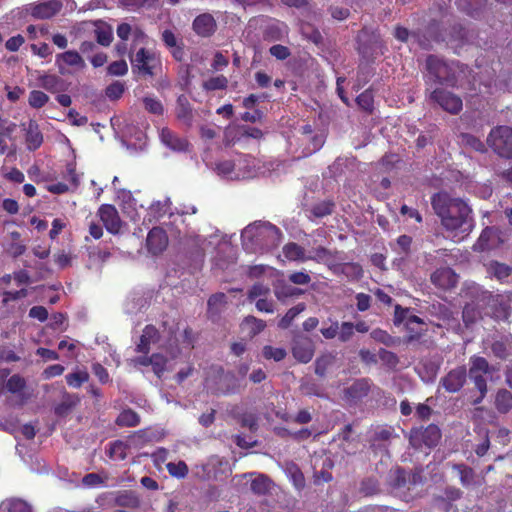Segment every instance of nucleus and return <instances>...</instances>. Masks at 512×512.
<instances>
[{
    "label": "nucleus",
    "instance_id": "1",
    "mask_svg": "<svg viewBox=\"0 0 512 512\" xmlns=\"http://www.w3.org/2000/svg\"><path fill=\"white\" fill-rule=\"evenodd\" d=\"M431 206L445 231L455 241L463 240L474 229L473 210L464 199L438 192L431 197Z\"/></svg>",
    "mask_w": 512,
    "mask_h": 512
},
{
    "label": "nucleus",
    "instance_id": "2",
    "mask_svg": "<svg viewBox=\"0 0 512 512\" xmlns=\"http://www.w3.org/2000/svg\"><path fill=\"white\" fill-rule=\"evenodd\" d=\"M241 239L245 250L256 253L277 247L281 243L282 233L271 223L255 222L244 228Z\"/></svg>",
    "mask_w": 512,
    "mask_h": 512
},
{
    "label": "nucleus",
    "instance_id": "3",
    "mask_svg": "<svg viewBox=\"0 0 512 512\" xmlns=\"http://www.w3.org/2000/svg\"><path fill=\"white\" fill-rule=\"evenodd\" d=\"M28 295V289L11 287L10 274L0 278V312L4 317L21 318L26 310L24 299Z\"/></svg>",
    "mask_w": 512,
    "mask_h": 512
},
{
    "label": "nucleus",
    "instance_id": "4",
    "mask_svg": "<svg viewBox=\"0 0 512 512\" xmlns=\"http://www.w3.org/2000/svg\"><path fill=\"white\" fill-rule=\"evenodd\" d=\"M490 372V365L484 357L473 356L470 358L469 376L480 393L479 397L473 400V405L480 404L485 398L488 388L484 376Z\"/></svg>",
    "mask_w": 512,
    "mask_h": 512
},
{
    "label": "nucleus",
    "instance_id": "5",
    "mask_svg": "<svg viewBox=\"0 0 512 512\" xmlns=\"http://www.w3.org/2000/svg\"><path fill=\"white\" fill-rule=\"evenodd\" d=\"M441 436V430L436 424H429L426 427H413L409 432V443L416 449L422 446L432 448L437 446Z\"/></svg>",
    "mask_w": 512,
    "mask_h": 512
},
{
    "label": "nucleus",
    "instance_id": "6",
    "mask_svg": "<svg viewBox=\"0 0 512 512\" xmlns=\"http://www.w3.org/2000/svg\"><path fill=\"white\" fill-rule=\"evenodd\" d=\"M487 143L499 156L512 158V128L498 126L491 130Z\"/></svg>",
    "mask_w": 512,
    "mask_h": 512
},
{
    "label": "nucleus",
    "instance_id": "7",
    "mask_svg": "<svg viewBox=\"0 0 512 512\" xmlns=\"http://www.w3.org/2000/svg\"><path fill=\"white\" fill-rule=\"evenodd\" d=\"M131 65L133 71L139 74L153 76L154 69L159 64V59L155 52L145 48L139 49L135 55L131 56Z\"/></svg>",
    "mask_w": 512,
    "mask_h": 512
},
{
    "label": "nucleus",
    "instance_id": "8",
    "mask_svg": "<svg viewBox=\"0 0 512 512\" xmlns=\"http://www.w3.org/2000/svg\"><path fill=\"white\" fill-rule=\"evenodd\" d=\"M422 477L420 473L409 474L405 469L398 467L390 472L389 485L398 492L409 491L420 484Z\"/></svg>",
    "mask_w": 512,
    "mask_h": 512
},
{
    "label": "nucleus",
    "instance_id": "9",
    "mask_svg": "<svg viewBox=\"0 0 512 512\" xmlns=\"http://www.w3.org/2000/svg\"><path fill=\"white\" fill-rule=\"evenodd\" d=\"M371 387L369 378L356 379L343 390V398L348 404L357 405L369 395Z\"/></svg>",
    "mask_w": 512,
    "mask_h": 512
},
{
    "label": "nucleus",
    "instance_id": "10",
    "mask_svg": "<svg viewBox=\"0 0 512 512\" xmlns=\"http://www.w3.org/2000/svg\"><path fill=\"white\" fill-rule=\"evenodd\" d=\"M430 97L443 110L451 114H458L462 110L463 103L461 98L452 92L437 88L431 92Z\"/></svg>",
    "mask_w": 512,
    "mask_h": 512
},
{
    "label": "nucleus",
    "instance_id": "11",
    "mask_svg": "<svg viewBox=\"0 0 512 512\" xmlns=\"http://www.w3.org/2000/svg\"><path fill=\"white\" fill-rule=\"evenodd\" d=\"M467 380V370L464 365L458 366L450 370L445 376L440 379V386H442L448 393H457L465 385Z\"/></svg>",
    "mask_w": 512,
    "mask_h": 512
},
{
    "label": "nucleus",
    "instance_id": "12",
    "mask_svg": "<svg viewBox=\"0 0 512 512\" xmlns=\"http://www.w3.org/2000/svg\"><path fill=\"white\" fill-rule=\"evenodd\" d=\"M358 42L359 53L367 62L371 61L381 53V43L379 39L375 35L369 38L367 30H362L360 32Z\"/></svg>",
    "mask_w": 512,
    "mask_h": 512
},
{
    "label": "nucleus",
    "instance_id": "13",
    "mask_svg": "<svg viewBox=\"0 0 512 512\" xmlns=\"http://www.w3.org/2000/svg\"><path fill=\"white\" fill-rule=\"evenodd\" d=\"M315 347L312 340L306 336H296L292 343L293 357L300 363H308L312 360Z\"/></svg>",
    "mask_w": 512,
    "mask_h": 512
},
{
    "label": "nucleus",
    "instance_id": "14",
    "mask_svg": "<svg viewBox=\"0 0 512 512\" xmlns=\"http://www.w3.org/2000/svg\"><path fill=\"white\" fill-rule=\"evenodd\" d=\"M98 215L108 232L118 234L121 231L122 221L117 209L113 205H101L98 210Z\"/></svg>",
    "mask_w": 512,
    "mask_h": 512
},
{
    "label": "nucleus",
    "instance_id": "15",
    "mask_svg": "<svg viewBox=\"0 0 512 512\" xmlns=\"http://www.w3.org/2000/svg\"><path fill=\"white\" fill-rule=\"evenodd\" d=\"M62 8L60 0H43L30 8V14L36 19H49Z\"/></svg>",
    "mask_w": 512,
    "mask_h": 512
},
{
    "label": "nucleus",
    "instance_id": "16",
    "mask_svg": "<svg viewBox=\"0 0 512 512\" xmlns=\"http://www.w3.org/2000/svg\"><path fill=\"white\" fill-rule=\"evenodd\" d=\"M426 66L429 74L439 83H449V68L446 63L435 56H429L426 60Z\"/></svg>",
    "mask_w": 512,
    "mask_h": 512
},
{
    "label": "nucleus",
    "instance_id": "17",
    "mask_svg": "<svg viewBox=\"0 0 512 512\" xmlns=\"http://www.w3.org/2000/svg\"><path fill=\"white\" fill-rule=\"evenodd\" d=\"M234 160L237 174H243V176H239L237 180L252 178L256 175L258 164L253 156L238 155Z\"/></svg>",
    "mask_w": 512,
    "mask_h": 512
},
{
    "label": "nucleus",
    "instance_id": "18",
    "mask_svg": "<svg viewBox=\"0 0 512 512\" xmlns=\"http://www.w3.org/2000/svg\"><path fill=\"white\" fill-rule=\"evenodd\" d=\"M146 243L149 252L157 255L166 249L168 237L163 229L154 227L148 233Z\"/></svg>",
    "mask_w": 512,
    "mask_h": 512
},
{
    "label": "nucleus",
    "instance_id": "19",
    "mask_svg": "<svg viewBox=\"0 0 512 512\" xmlns=\"http://www.w3.org/2000/svg\"><path fill=\"white\" fill-rule=\"evenodd\" d=\"M192 27L197 35L201 37H209L216 31L217 24L211 14L203 13L194 19Z\"/></svg>",
    "mask_w": 512,
    "mask_h": 512
},
{
    "label": "nucleus",
    "instance_id": "20",
    "mask_svg": "<svg viewBox=\"0 0 512 512\" xmlns=\"http://www.w3.org/2000/svg\"><path fill=\"white\" fill-rule=\"evenodd\" d=\"M25 131V142L29 150L38 149L43 143V135L39 129V125L34 120H29L22 124Z\"/></svg>",
    "mask_w": 512,
    "mask_h": 512
},
{
    "label": "nucleus",
    "instance_id": "21",
    "mask_svg": "<svg viewBox=\"0 0 512 512\" xmlns=\"http://www.w3.org/2000/svg\"><path fill=\"white\" fill-rule=\"evenodd\" d=\"M431 281L434 285L442 289H450L457 284V275L451 268L444 267L437 269L431 275Z\"/></svg>",
    "mask_w": 512,
    "mask_h": 512
},
{
    "label": "nucleus",
    "instance_id": "22",
    "mask_svg": "<svg viewBox=\"0 0 512 512\" xmlns=\"http://www.w3.org/2000/svg\"><path fill=\"white\" fill-rule=\"evenodd\" d=\"M219 177L228 180H237L239 176H243L236 172L235 160L233 159H221L216 161L210 167Z\"/></svg>",
    "mask_w": 512,
    "mask_h": 512
},
{
    "label": "nucleus",
    "instance_id": "23",
    "mask_svg": "<svg viewBox=\"0 0 512 512\" xmlns=\"http://www.w3.org/2000/svg\"><path fill=\"white\" fill-rule=\"evenodd\" d=\"M160 140L166 147L176 152L185 151L188 147L186 139L179 137L168 128L161 129Z\"/></svg>",
    "mask_w": 512,
    "mask_h": 512
},
{
    "label": "nucleus",
    "instance_id": "24",
    "mask_svg": "<svg viewBox=\"0 0 512 512\" xmlns=\"http://www.w3.org/2000/svg\"><path fill=\"white\" fill-rule=\"evenodd\" d=\"M56 63L59 65V70L62 74L64 73V70L61 66V63H64L68 66L74 67L79 70H82L86 67L84 59L80 56L78 52L73 50H69L64 53L58 54L56 56Z\"/></svg>",
    "mask_w": 512,
    "mask_h": 512
},
{
    "label": "nucleus",
    "instance_id": "25",
    "mask_svg": "<svg viewBox=\"0 0 512 512\" xmlns=\"http://www.w3.org/2000/svg\"><path fill=\"white\" fill-rule=\"evenodd\" d=\"M497 238V231L492 227H486L477 242L474 244L475 251H485L492 249L496 246L495 239Z\"/></svg>",
    "mask_w": 512,
    "mask_h": 512
},
{
    "label": "nucleus",
    "instance_id": "26",
    "mask_svg": "<svg viewBox=\"0 0 512 512\" xmlns=\"http://www.w3.org/2000/svg\"><path fill=\"white\" fill-rule=\"evenodd\" d=\"M486 271L490 277L500 282L505 281L512 274V267L498 261H491L486 265Z\"/></svg>",
    "mask_w": 512,
    "mask_h": 512
},
{
    "label": "nucleus",
    "instance_id": "27",
    "mask_svg": "<svg viewBox=\"0 0 512 512\" xmlns=\"http://www.w3.org/2000/svg\"><path fill=\"white\" fill-rule=\"evenodd\" d=\"M176 116L185 125L190 126L192 124V108L187 98L183 95L177 99Z\"/></svg>",
    "mask_w": 512,
    "mask_h": 512
},
{
    "label": "nucleus",
    "instance_id": "28",
    "mask_svg": "<svg viewBox=\"0 0 512 512\" xmlns=\"http://www.w3.org/2000/svg\"><path fill=\"white\" fill-rule=\"evenodd\" d=\"M273 482L272 480L265 474H257V476L251 481V491L258 496L267 495L271 488Z\"/></svg>",
    "mask_w": 512,
    "mask_h": 512
},
{
    "label": "nucleus",
    "instance_id": "29",
    "mask_svg": "<svg viewBox=\"0 0 512 512\" xmlns=\"http://www.w3.org/2000/svg\"><path fill=\"white\" fill-rule=\"evenodd\" d=\"M0 512H32V510L26 501L19 498H9L0 503Z\"/></svg>",
    "mask_w": 512,
    "mask_h": 512
},
{
    "label": "nucleus",
    "instance_id": "30",
    "mask_svg": "<svg viewBox=\"0 0 512 512\" xmlns=\"http://www.w3.org/2000/svg\"><path fill=\"white\" fill-rule=\"evenodd\" d=\"M115 504L124 508L136 509L140 506V499L134 491L124 490L115 498Z\"/></svg>",
    "mask_w": 512,
    "mask_h": 512
},
{
    "label": "nucleus",
    "instance_id": "31",
    "mask_svg": "<svg viewBox=\"0 0 512 512\" xmlns=\"http://www.w3.org/2000/svg\"><path fill=\"white\" fill-rule=\"evenodd\" d=\"M80 399L76 395L65 394L62 401L54 407V413L58 417L67 416L72 409L79 403Z\"/></svg>",
    "mask_w": 512,
    "mask_h": 512
},
{
    "label": "nucleus",
    "instance_id": "32",
    "mask_svg": "<svg viewBox=\"0 0 512 512\" xmlns=\"http://www.w3.org/2000/svg\"><path fill=\"white\" fill-rule=\"evenodd\" d=\"M394 428L388 425H378L373 430L370 442L372 446L388 442L394 436Z\"/></svg>",
    "mask_w": 512,
    "mask_h": 512
},
{
    "label": "nucleus",
    "instance_id": "33",
    "mask_svg": "<svg viewBox=\"0 0 512 512\" xmlns=\"http://www.w3.org/2000/svg\"><path fill=\"white\" fill-rule=\"evenodd\" d=\"M140 423V416L132 409H124L115 420L119 427H136Z\"/></svg>",
    "mask_w": 512,
    "mask_h": 512
},
{
    "label": "nucleus",
    "instance_id": "34",
    "mask_svg": "<svg viewBox=\"0 0 512 512\" xmlns=\"http://www.w3.org/2000/svg\"><path fill=\"white\" fill-rule=\"evenodd\" d=\"M39 83L42 88L52 93L64 90V81L56 75H43L39 78Z\"/></svg>",
    "mask_w": 512,
    "mask_h": 512
},
{
    "label": "nucleus",
    "instance_id": "35",
    "mask_svg": "<svg viewBox=\"0 0 512 512\" xmlns=\"http://www.w3.org/2000/svg\"><path fill=\"white\" fill-rule=\"evenodd\" d=\"M95 35L97 42L100 45L108 46L112 42L113 32L112 28L102 21H98L95 23Z\"/></svg>",
    "mask_w": 512,
    "mask_h": 512
},
{
    "label": "nucleus",
    "instance_id": "36",
    "mask_svg": "<svg viewBox=\"0 0 512 512\" xmlns=\"http://www.w3.org/2000/svg\"><path fill=\"white\" fill-rule=\"evenodd\" d=\"M495 407L500 413H507L512 409V393L506 389L498 390L495 397Z\"/></svg>",
    "mask_w": 512,
    "mask_h": 512
},
{
    "label": "nucleus",
    "instance_id": "37",
    "mask_svg": "<svg viewBox=\"0 0 512 512\" xmlns=\"http://www.w3.org/2000/svg\"><path fill=\"white\" fill-rule=\"evenodd\" d=\"M336 357L332 353H325L315 360V373L324 377L329 367L335 363Z\"/></svg>",
    "mask_w": 512,
    "mask_h": 512
},
{
    "label": "nucleus",
    "instance_id": "38",
    "mask_svg": "<svg viewBox=\"0 0 512 512\" xmlns=\"http://www.w3.org/2000/svg\"><path fill=\"white\" fill-rule=\"evenodd\" d=\"M285 257L293 261H307L304 249L296 243H288L283 247Z\"/></svg>",
    "mask_w": 512,
    "mask_h": 512
},
{
    "label": "nucleus",
    "instance_id": "39",
    "mask_svg": "<svg viewBox=\"0 0 512 512\" xmlns=\"http://www.w3.org/2000/svg\"><path fill=\"white\" fill-rule=\"evenodd\" d=\"M127 450L128 445L125 442L116 440L110 443L107 453L110 459L125 460L127 457Z\"/></svg>",
    "mask_w": 512,
    "mask_h": 512
},
{
    "label": "nucleus",
    "instance_id": "40",
    "mask_svg": "<svg viewBox=\"0 0 512 512\" xmlns=\"http://www.w3.org/2000/svg\"><path fill=\"white\" fill-rule=\"evenodd\" d=\"M226 304L227 301L225 294H214L208 300V311L211 316H216L225 308Z\"/></svg>",
    "mask_w": 512,
    "mask_h": 512
},
{
    "label": "nucleus",
    "instance_id": "41",
    "mask_svg": "<svg viewBox=\"0 0 512 512\" xmlns=\"http://www.w3.org/2000/svg\"><path fill=\"white\" fill-rule=\"evenodd\" d=\"M453 469L457 472L462 485L469 486L474 482V470L465 464H453Z\"/></svg>",
    "mask_w": 512,
    "mask_h": 512
},
{
    "label": "nucleus",
    "instance_id": "42",
    "mask_svg": "<svg viewBox=\"0 0 512 512\" xmlns=\"http://www.w3.org/2000/svg\"><path fill=\"white\" fill-rule=\"evenodd\" d=\"M307 260H314L319 263L329 264L333 260V254L331 251L324 247H317L306 255Z\"/></svg>",
    "mask_w": 512,
    "mask_h": 512
},
{
    "label": "nucleus",
    "instance_id": "43",
    "mask_svg": "<svg viewBox=\"0 0 512 512\" xmlns=\"http://www.w3.org/2000/svg\"><path fill=\"white\" fill-rule=\"evenodd\" d=\"M266 327L265 322H241L240 331L246 334L247 339H252Z\"/></svg>",
    "mask_w": 512,
    "mask_h": 512
},
{
    "label": "nucleus",
    "instance_id": "44",
    "mask_svg": "<svg viewBox=\"0 0 512 512\" xmlns=\"http://www.w3.org/2000/svg\"><path fill=\"white\" fill-rule=\"evenodd\" d=\"M262 355L266 360L280 362L287 356V351L284 348L265 345L262 349Z\"/></svg>",
    "mask_w": 512,
    "mask_h": 512
},
{
    "label": "nucleus",
    "instance_id": "45",
    "mask_svg": "<svg viewBox=\"0 0 512 512\" xmlns=\"http://www.w3.org/2000/svg\"><path fill=\"white\" fill-rule=\"evenodd\" d=\"M26 387V380L19 374L12 375L6 382V389L12 394H20Z\"/></svg>",
    "mask_w": 512,
    "mask_h": 512
},
{
    "label": "nucleus",
    "instance_id": "46",
    "mask_svg": "<svg viewBox=\"0 0 512 512\" xmlns=\"http://www.w3.org/2000/svg\"><path fill=\"white\" fill-rule=\"evenodd\" d=\"M275 295L278 299L290 297L299 294V290L294 288L284 280H279L274 286Z\"/></svg>",
    "mask_w": 512,
    "mask_h": 512
},
{
    "label": "nucleus",
    "instance_id": "47",
    "mask_svg": "<svg viewBox=\"0 0 512 512\" xmlns=\"http://www.w3.org/2000/svg\"><path fill=\"white\" fill-rule=\"evenodd\" d=\"M66 382L70 387L79 388L83 383L89 380V374L87 371H76L69 373L65 376Z\"/></svg>",
    "mask_w": 512,
    "mask_h": 512
},
{
    "label": "nucleus",
    "instance_id": "48",
    "mask_svg": "<svg viewBox=\"0 0 512 512\" xmlns=\"http://www.w3.org/2000/svg\"><path fill=\"white\" fill-rule=\"evenodd\" d=\"M166 468L171 476L178 479L185 478L189 472L187 464L182 460L178 461L177 463L169 462L166 465Z\"/></svg>",
    "mask_w": 512,
    "mask_h": 512
},
{
    "label": "nucleus",
    "instance_id": "49",
    "mask_svg": "<svg viewBox=\"0 0 512 512\" xmlns=\"http://www.w3.org/2000/svg\"><path fill=\"white\" fill-rule=\"evenodd\" d=\"M150 362L155 375L161 378L166 369L167 359L159 353H154L150 356Z\"/></svg>",
    "mask_w": 512,
    "mask_h": 512
},
{
    "label": "nucleus",
    "instance_id": "50",
    "mask_svg": "<svg viewBox=\"0 0 512 512\" xmlns=\"http://www.w3.org/2000/svg\"><path fill=\"white\" fill-rule=\"evenodd\" d=\"M371 337L380 343L385 344L386 346H394L395 344L400 342L399 338L393 337L388 334L386 331L381 329H375L371 332Z\"/></svg>",
    "mask_w": 512,
    "mask_h": 512
},
{
    "label": "nucleus",
    "instance_id": "51",
    "mask_svg": "<svg viewBox=\"0 0 512 512\" xmlns=\"http://www.w3.org/2000/svg\"><path fill=\"white\" fill-rule=\"evenodd\" d=\"M48 101L49 96L40 90H32L29 94L28 103L33 108H42Z\"/></svg>",
    "mask_w": 512,
    "mask_h": 512
},
{
    "label": "nucleus",
    "instance_id": "52",
    "mask_svg": "<svg viewBox=\"0 0 512 512\" xmlns=\"http://www.w3.org/2000/svg\"><path fill=\"white\" fill-rule=\"evenodd\" d=\"M11 276V287L14 289H18L20 287H25L30 283V276L27 271L20 270L18 272H14Z\"/></svg>",
    "mask_w": 512,
    "mask_h": 512
},
{
    "label": "nucleus",
    "instance_id": "53",
    "mask_svg": "<svg viewBox=\"0 0 512 512\" xmlns=\"http://www.w3.org/2000/svg\"><path fill=\"white\" fill-rule=\"evenodd\" d=\"M146 304V301L141 296L129 297L125 303V310L129 315L136 313L141 310Z\"/></svg>",
    "mask_w": 512,
    "mask_h": 512
},
{
    "label": "nucleus",
    "instance_id": "54",
    "mask_svg": "<svg viewBox=\"0 0 512 512\" xmlns=\"http://www.w3.org/2000/svg\"><path fill=\"white\" fill-rule=\"evenodd\" d=\"M143 104L145 109L155 115H161L163 113V105L155 97L152 96H146L143 98Z\"/></svg>",
    "mask_w": 512,
    "mask_h": 512
},
{
    "label": "nucleus",
    "instance_id": "55",
    "mask_svg": "<svg viewBox=\"0 0 512 512\" xmlns=\"http://www.w3.org/2000/svg\"><path fill=\"white\" fill-rule=\"evenodd\" d=\"M342 273L347 277L357 280L363 276V269L357 263H346L342 266Z\"/></svg>",
    "mask_w": 512,
    "mask_h": 512
},
{
    "label": "nucleus",
    "instance_id": "56",
    "mask_svg": "<svg viewBox=\"0 0 512 512\" xmlns=\"http://www.w3.org/2000/svg\"><path fill=\"white\" fill-rule=\"evenodd\" d=\"M228 80L225 76L220 75L212 77L203 83V87L206 90H218L225 89L227 87Z\"/></svg>",
    "mask_w": 512,
    "mask_h": 512
},
{
    "label": "nucleus",
    "instance_id": "57",
    "mask_svg": "<svg viewBox=\"0 0 512 512\" xmlns=\"http://www.w3.org/2000/svg\"><path fill=\"white\" fill-rule=\"evenodd\" d=\"M171 201L169 198H166L163 201H157L151 204L150 210L151 212L158 217L163 216L168 213L170 210Z\"/></svg>",
    "mask_w": 512,
    "mask_h": 512
},
{
    "label": "nucleus",
    "instance_id": "58",
    "mask_svg": "<svg viewBox=\"0 0 512 512\" xmlns=\"http://www.w3.org/2000/svg\"><path fill=\"white\" fill-rule=\"evenodd\" d=\"M108 73L113 76H123L128 72V65L125 60L112 62L108 68Z\"/></svg>",
    "mask_w": 512,
    "mask_h": 512
},
{
    "label": "nucleus",
    "instance_id": "59",
    "mask_svg": "<svg viewBox=\"0 0 512 512\" xmlns=\"http://www.w3.org/2000/svg\"><path fill=\"white\" fill-rule=\"evenodd\" d=\"M124 92V85L116 81L109 85L106 89V95L109 99L116 100L121 97Z\"/></svg>",
    "mask_w": 512,
    "mask_h": 512
},
{
    "label": "nucleus",
    "instance_id": "60",
    "mask_svg": "<svg viewBox=\"0 0 512 512\" xmlns=\"http://www.w3.org/2000/svg\"><path fill=\"white\" fill-rule=\"evenodd\" d=\"M92 372L98 378L101 384H106L109 382L110 377L107 369L100 363H94L92 365Z\"/></svg>",
    "mask_w": 512,
    "mask_h": 512
},
{
    "label": "nucleus",
    "instance_id": "61",
    "mask_svg": "<svg viewBox=\"0 0 512 512\" xmlns=\"http://www.w3.org/2000/svg\"><path fill=\"white\" fill-rule=\"evenodd\" d=\"M357 104L365 111H371L373 107V97L369 91L361 93L357 99Z\"/></svg>",
    "mask_w": 512,
    "mask_h": 512
},
{
    "label": "nucleus",
    "instance_id": "62",
    "mask_svg": "<svg viewBox=\"0 0 512 512\" xmlns=\"http://www.w3.org/2000/svg\"><path fill=\"white\" fill-rule=\"evenodd\" d=\"M290 477H291L293 485L298 490L304 488V486H305V478H304V475H303L302 471L297 466H294L290 470Z\"/></svg>",
    "mask_w": 512,
    "mask_h": 512
},
{
    "label": "nucleus",
    "instance_id": "63",
    "mask_svg": "<svg viewBox=\"0 0 512 512\" xmlns=\"http://www.w3.org/2000/svg\"><path fill=\"white\" fill-rule=\"evenodd\" d=\"M492 353L499 359H506L509 355L506 344L503 341H495L491 345Z\"/></svg>",
    "mask_w": 512,
    "mask_h": 512
},
{
    "label": "nucleus",
    "instance_id": "64",
    "mask_svg": "<svg viewBox=\"0 0 512 512\" xmlns=\"http://www.w3.org/2000/svg\"><path fill=\"white\" fill-rule=\"evenodd\" d=\"M333 211V204L330 202H322L315 205L312 209V213L316 217H324L331 214Z\"/></svg>",
    "mask_w": 512,
    "mask_h": 512
}]
</instances>
